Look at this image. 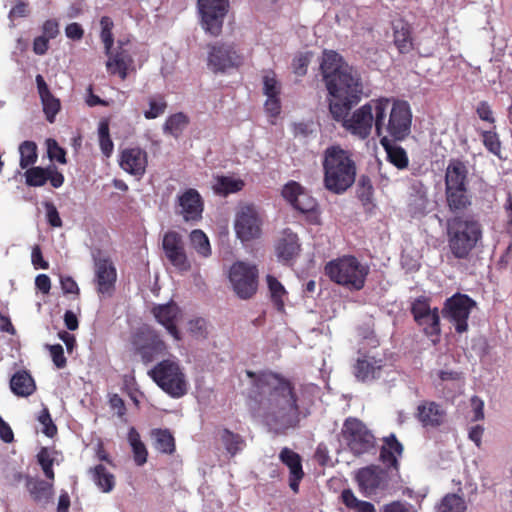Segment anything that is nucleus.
Masks as SVG:
<instances>
[{
	"mask_svg": "<svg viewBox=\"0 0 512 512\" xmlns=\"http://www.w3.org/2000/svg\"><path fill=\"white\" fill-rule=\"evenodd\" d=\"M320 71L327 91L333 97L329 102L332 118L342 122V126L352 135L366 139L375 127L378 98L365 103L348 117L352 107L360 102L363 95L359 72L334 50L324 51Z\"/></svg>",
	"mask_w": 512,
	"mask_h": 512,
	"instance_id": "nucleus-1",
	"label": "nucleus"
},
{
	"mask_svg": "<svg viewBox=\"0 0 512 512\" xmlns=\"http://www.w3.org/2000/svg\"><path fill=\"white\" fill-rule=\"evenodd\" d=\"M247 376L253 381L250 399L266 424L277 433L297 427L300 407L294 384L272 371H248Z\"/></svg>",
	"mask_w": 512,
	"mask_h": 512,
	"instance_id": "nucleus-2",
	"label": "nucleus"
},
{
	"mask_svg": "<svg viewBox=\"0 0 512 512\" xmlns=\"http://www.w3.org/2000/svg\"><path fill=\"white\" fill-rule=\"evenodd\" d=\"M391 100L386 97L378 98L376 103L375 131L380 139L403 141L411 133L412 111L404 100Z\"/></svg>",
	"mask_w": 512,
	"mask_h": 512,
	"instance_id": "nucleus-3",
	"label": "nucleus"
},
{
	"mask_svg": "<svg viewBox=\"0 0 512 512\" xmlns=\"http://www.w3.org/2000/svg\"><path fill=\"white\" fill-rule=\"evenodd\" d=\"M322 164L323 183L328 191L342 194L354 184L356 164L348 151L340 146H330L324 151Z\"/></svg>",
	"mask_w": 512,
	"mask_h": 512,
	"instance_id": "nucleus-4",
	"label": "nucleus"
},
{
	"mask_svg": "<svg viewBox=\"0 0 512 512\" xmlns=\"http://www.w3.org/2000/svg\"><path fill=\"white\" fill-rule=\"evenodd\" d=\"M448 248L455 259L467 260L481 243L483 227L472 216H454L447 220Z\"/></svg>",
	"mask_w": 512,
	"mask_h": 512,
	"instance_id": "nucleus-5",
	"label": "nucleus"
},
{
	"mask_svg": "<svg viewBox=\"0 0 512 512\" xmlns=\"http://www.w3.org/2000/svg\"><path fill=\"white\" fill-rule=\"evenodd\" d=\"M324 272L332 282L359 291L365 286L369 267L353 255H344L327 262Z\"/></svg>",
	"mask_w": 512,
	"mask_h": 512,
	"instance_id": "nucleus-6",
	"label": "nucleus"
},
{
	"mask_svg": "<svg viewBox=\"0 0 512 512\" xmlns=\"http://www.w3.org/2000/svg\"><path fill=\"white\" fill-rule=\"evenodd\" d=\"M340 436L346 448L355 457L375 454L377 442L374 434L366 424L356 417L344 420Z\"/></svg>",
	"mask_w": 512,
	"mask_h": 512,
	"instance_id": "nucleus-7",
	"label": "nucleus"
},
{
	"mask_svg": "<svg viewBox=\"0 0 512 512\" xmlns=\"http://www.w3.org/2000/svg\"><path fill=\"white\" fill-rule=\"evenodd\" d=\"M148 374L164 392L173 398H180L187 393L186 376L177 361L162 360Z\"/></svg>",
	"mask_w": 512,
	"mask_h": 512,
	"instance_id": "nucleus-8",
	"label": "nucleus"
},
{
	"mask_svg": "<svg viewBox=\"0 0 512 512\" xmlns=\"http://www.w3.org/2000/svg\"><path fill=\"white\" fill-rule=\"evenodd\" d=\"M476 305L470 296L458 292L445 300L441 313L453 324L455 331L462 334L468 331V319Z\"/></svg>",
	"mask_w": 512,
	"mask_h": 512,
	"instance_id": "nucleus-9",
	"label": "nucleus"
},
{
	"mask_svg": "<svg viewBox=\"0 0 512 512\" xmlns=\"http://www.w3.org/2000/svg\"><path fill=\"white\" fill-rule=\"evenodd\" d=\"M410 312L422 332L436 343L441 334L440 316L437 307L431 308L430 299L417 297L411 304Z\"/></svg>",
	"mask_w": 512,
	"mask_h": 512,
	"instance_id": "nucleus-10",
	"label": "nucleus"
},
{
	"mask_svg": "<svg viewBox=\"0 0 512 512\" xmlns=\"http://www.w3.org/2000/svg\"><path fill=\"white\" fill-rule=\"evenodd\" d=\"M229 279L237 296L249 299L257 291L258 269L255 265L236 262L230 268Z\"/></svg>",
	"mask_w": 512,
	"mask_h": 512,
	"instance_id": "nucleus-11",
	"label": "nucleus"
},
{
	"mask_svg": "<svg viewBox=\"0 0 512 512\" xmlns=\"http://www.w3.org/2000/svg\"><path fill=\"white\" fill-rule=\"evenodd\" d=\"M207 60L209 68L218 73L240 67L244 62V57L234 44L216 43L209 46Z\"/></svg>",
	"mask_w": 512,
	"mask_h": 512,
	"instance_id": "nucleus-12",
	"label": "nucleus"
},
{
	"mask_svg": "<svg viewBox=\"0 0 512 512\" xmlns=\"http://www.w3.org/2000/svg\"><path fill=\"white\" fill-rule=\"evenodd\" d=\"M203 28L213 36H218L228 13L229 0H198Z\"/></svg>",
	"mask_w": 512,
	"mask_h": 512,
	"instance_id": "nucleus-13",
	"label": "nucleus"
},
{
	"mask_svg": "<svg viewBox=\"0 0 512 512\" xmlns=\"http://www.w3.org/2000/svg\"><path fill=\"white\" fill-rule=\"evenodd\" d=\"M133 344L137 354L140 355L145 364L167 352L166 343L161 339L158 332L150 328L140 330L135 335Z\"/></svg>",
	"mask_w": 512,
	"mask_h": 512,
	"instance_id": "nucleus-14",
	"label": "nucleus"
},
{
	"mask_svg": "<svg viewBox=\"0 0 512 512\" xmlns=\"http://www.w3.org/2000/svg\"><path fill=\"white\" fill-rule=\"evenodd\" d=\"M95 266L97 291L102 295H111L117 279L116 268L108 256L97 250L92 254Z\"/></svg>",
	"mask_w": 512,
	"mask_h": 512,
	"instance_id": "nucleus-15",
	"label": "nucleus"
},
{
	"mask_svg": "<svg viewBox=\"0 0 512 512\" xmlns=\"http://www.w3.org/2000/svg\"><path fill=\"white\" fill-rule=\"evenodd\" d=\"M262 220L253 205H246L237 213L235 231L237 237L243 241H250L260 237Z\"/></svg>",
	"mask_w": 512,
	"mask_h": 512,
	"instance_id": "nucleus-16",
	"label": "nucleus"
},
{
	"mask_svg": "<svg viewBox=\"0 0 512 512\" xmlns=\"http://www.w3.org/2000/svg\"><path fill=\"white\" fill-rule=\"evenodd\" d=\"M162 247L167 259L179 271H188L191 268L188 260L182 236L175 231L164 234Z\"/></svg>",
	"mask_w": 512,
	"mask_h": 512,
	"instance_id": "nucleus-17",
	"label": "nucleus"
},
{
	"mask_svg": "<svg viewBox=\"0 0 512 512\" xmlns=\"http://www.w3.org/2000/svg\"><path fill=\"white\" fill-rule=\"evenodd\" d=\"M282 196L294 209L301 213L313 214L317 212V201L309 195L298 182H288L283 187Z\"/></svg>",
	"mask_w": 512,
	"mask_h": 512,
	"instance_id": "nucleus-18",
	"label": "nucleus"
},
{
	"mask_svg": "<svg viewBox=\"0 0 512 512\" xmlns=\"http://www.w3.org/2000/svg\"><path fill=\"white\" fill-rule=\"evenodd\" d=\"M177 206L180 214L186 222H198L202 219L204 202L200 193L194 188L186 189L177 197Z\"/></svg>",
	"mask_w": 512,
	"mask_h": 512,
	"instance_id": "nucleus-19",
	"label": "nucleus"
},
{
	"mask_svg": "<svg viewBox=\"0 0 512 512\" xmlns=\"http://www.w3.org/2000/svg\"><path fill=\"white\" fill-rule=\"evenodd\" d=\"M300 252L301 243L298 235L290 228L283 229L275 244L278 261L285 265H291Z\"/></svg>",
	"mask_w": 512,
	"mask_h": 512,
	"instance_id": "nucleus-20",
	"label": "nucleus"
},
{
	"mask_svg": "<svg viewBox=\"0 0 512 512\" xmlns=\"http://www.w3.org/2000/svg\"><path fill=\"white\" fill-rule=\"evenodd\" d=\"M26 169L25 180L30 187H41L49 181L52 187L59 188L64 183V175L54 165L45 168L35 166Z\"/></svg>",
	"mask_w": 512,
	"mask_h": 512,
	"instance_id": "nucleus-21",
	"label": "nucleus"
},
{
	"mask_svg": "<svg viewBox=\"0 0 512 512\" xmlns=\"http://www.w3.org/2000/svg\"><path fill=\"white\" fill-rule=\"evenodd\" d=\"M120 167L134 176H143L148 165V154L140 147H130L121 151L119 158Z\"/></svg>",
	"mask_w": 512,
	"mask_h": 512,
	"instance_id": "nucleus-22",
	"label": "nucleus"
},
{
	"mask_svg": "<svg viewBox=\"0 0 512 512\" xmlns=\"http://www.w3.org/2000/svg\"><path fill=\"white\" fill-rule=\"evenodd\" d=\"M385 473L378 466H367L358 470L356 481L365 496H371L384 486Z\"/></svg>",
	"mask_w": 512,
	"mask_h": 512,
	"instance_id": "nucleus-23",
	"label": "nucleus"
},
{
	"mask_svg": "<svg viewBox=\"0 0 512 512\" xmlns=\"http://www.w3.org/2000/svg\"><path fill=\"white\" fill-rule=\"evenodd\" d=\"M279 460L289 469V487L294 493L299 492V486L305 473L301 456L288 447L281 449Z\"/></svg>",
	"mask_w": 512,
	"mask_h": 512,
	"instance_id": "nucleus-24",
	"label": "nucleus"
},
{
	"mask_svg": "<svg viewBox=\"0 0 512 512\" xmlns=\"http://www.w3.org/2000/svg\"><path fill=\"white\" fill-rule=\"evenodd\" d=\"M444 185L445 188L469 187L468 162L461 158H451L445 169Z\"/></svg>",
	"mask_w": 512,
	"mask_h": 512,
	"instance_id": "nucleus-25",
	"label": "nucleus"
},
{
	"mask_svg": "<svg viewBox=\"0 0 512 512\" xmlns=\"http://www.w3.org/2000/svg\"><path fill=\"white\" fill-rule=\"evenodd\" d=\"M124 43L118 41V46L115 50L111 49L110 54H106L108 60L106 68L112 75H118L121 80H125L128 76L129 66L132 64L133 59L129 52L123 48Z\"/></svg>",
	"mask_w": 512,
	"mask_h": 512,
	"instance_id": "nucleus-26",
	"label": "nucleus"
},
{
	"mask_svg": "<svg viewBox=\"0 0 512 512\" xmlns=\"http://www.w3.org/2000/svg\"><path fill=\"white\" fill-rule=\"evenodd\" d=\"M445 201L448 210L454 216H460L472 206V195L469 187L445 188Z\"/></svg>",
	"mask_w": 512,
	"mask_h": 512,
	"instance_id": "nucleus-27",
	"label": "nucleus"
},
{
	"mask_svg": "<svg viewBox=\"0 0 512 512\" xmlns=\"http://www.w3.org/2000/svg\"><path fill=\"white\" fill-rule=\"evenodd\" d=\"M152 313L156 320L163 325L168 333L175 339L180 340L181 335L177 328L176 321L180 313L179 307L173 303L155 306Z\"/></svg>",
	"mask_w": 512,
	"mask_h": 512,
	"instance_id": "nucleus-28",
	"label": "nucleus"
},
{
	"mask_svg": "<svg viewBox=\"0 0 512 512\" xmlns=\"http://www.w3.org/2000/svg\"><path fill=\"white\" fill-rule=\"evenodd\" d=\"M39 97L43 106V112L49 123L55 121V117L61 109V103L50 91L45 79L38 74L35 78Z\"/></svg>",
	"mask_w": 512,
	"mask_h": 512,
	"instance_id": "nucleus-29",
	"label": "nucleus"
},
{
	"mask_svg": "<svg viewBox=\"0 0 512 512\" xmlns=\"http://www.w3.org/2000/svg\"><path fill=\"white\" fill-rule=\"evenodd\" d=\"M403 445L399 442L395 434H390L383 438V445L380 449V461L388 468L395 471L399 470V461L403 453Z\"/></svg>",
	"mask_w": 512,
	"mask_h": 512,
	"instance_id": "nucleus-30",
	"label": "nucleus"
},
{
	"mask_svg": "<svg viewBox=\"0 0 512 512\" xmlns=\"http://www.w3.org/2000/svg\"><path fill=\"white\" fill-rule=\"evenodd\" d=\"M445 412L439 404L433 401H423L417 407V419L423 426L437 427L444 421Z\"/></svg>",
	"mask_w": 512,
	"mask_h": 512,
	"instance_id": "nucleus-31",
	"label": "nucleus"
},
{
	"mask_svg": "<svg viewBox=\"0 0 512 512\" xmlns=\"http://www.w3.org/2000/svg\"><path fill=\"white\" fill-rule=\"evenodd\" d=\"M381 360H376L374 357L363 356L358 358L354 365V375L362 382L372 381L380 377L382 369Z\"/></svg>",
	"mask_w": 512,
	"mask_h": 512,
	"instance_id": "nucleus-32",
	"label": "nucleus"
},
{
	"mask_svg": "<svg viewBox=\"0 0 512 512\" xmlns=\"http://www.w3.org/2000/svg\"><path fill=\"white\" fill-rule=\"evenodd\" d=\"M36 388L34 378L26 369L16 371L10 379V389L18 397H28Z\"/></svg>",
	"mask_w": 512,
	"mask_h": 512,
	"instance_id": "nucleus-33",
	"label": "nucleus"
},
{
	"mask_svg": "<svg viewBox=\"0 0 512 512\" xmlns=\"http://www.w3.org/2000/svg\"><path fill=\"white\" fill-rule=\"evenodd\" d=\"M394 44L399 53L406 54L413 50L411 27L406 21L399 19L392 23Z\"/></svg>",
	"mask_w": 512,
	"mask_h": 512,
	"instance_id": "nucleus-34",
	"label": "nucleus"
},
{
	"mask_svg": "<svg viewBox=\"0 0 512 512\" xmlns=\"http://www.w3.org/2000/svg\"><path fill=\"white\" fill-rule=\"evenodd\" d=\"M392 142L395 141L388 140L387 137H382L380 139V144L387 152V157L390 163L400 170L406 169L409 164L407 152L401 146L393 145Z\"/></svg>",
	"mask_w": 512,
	"mask_h": 512,
	"instance_id": "nucleus-35",
	"label": "nucleus"
},
{
	"mask_svg": "<svg viewBox=\"0 0 512 512\" xmlns=\"http://www.w3.org/2000/svg\"><path fill=\"white\" fill-rule=\"evenodd\" d=\"M93 481L97 487L104 493L111 492L115 487V476L102 465H96L90 469Z\"/></svg>",
	"mask_w": 512,
	"mask_h": 512,
	"instance_id": "nucleus-36",
	"label": "nucleus"
},
{
	"mask_svg": "<svg viewBox=\"0 0 512 512\" xmlns=\"http://www.w3.org/2000/svg\"><path fill=\"white\" fill-rule=\"evenodd\" d=\"M189 122L188 116L183 112L172 114L166 119L163 125V131L165 134H169L177 139L186 129Z\"/></svg>",
	"mask_w": 512,
	"mask_h": 512,
	"instance_id": "nucleus-37",
	"label": "nucleus"
},
{
	"mask_svg": "<svg viewBox=\"0 0 512 512\" xmlns=\"http://www.w3.org/2000/svg\"><path fill=\"white\" fill-rule=\"evenodd\" d=\"M244 185V181L241 179H235L230 176H218L213 189L216 194L226 196L241 191Z\"/></svg>",
	"mask_w": 512,
	"mask_h": 512,
	"instance_id": "nucleus-38",
	"label": "nucleus"
},
{
	"mask_svg": "<svg viewBox=\"0 0 512 512\" xmlns=\"http://www.w3.org/2000/svg\"><path fill=\"white\" fill-rule=\"evenodd\" d=\"M128 441L132 447L134 461L138 466H142L147 462L148 451L141 441L138 431L131 427L128 432Z\"/></svg>",
	"mask_w": 512,
	"mask_h": 512,
	"instance_id": "nucleus-39",
	"label": "nucleus"
},
{
	"mask_svg": "<svg viewBox=\"0 0 512 512\" xmlns=\"http://www.w3.org/2000/svg\"><path fill=\"white\" fill-rule=\"evenodd\" d=\"M155 448L164 454H172L175 451V439L167 429H154L152 431Z\"/></svg>",
	"mask_w": 512,
	"mask_h": 512,
	"instance_id": "nucleus-40",
	"label": "nucleus"
},
{
	"mask_svg": "<svg viewBox=\"0 0 512 512\" xmlns=\"http://www.w3.org/2000/svg\"><path fill=\"white\" fill-rule=\"evenodd\" d=\"M341 500L349 510L356 512H376L375 506L371 502L359 500L351 489H344L341 492Z\"/></svg>",
	"mask_w": 512,
	"mask_h": 512,
	"instance_id": "nucleus-41",
	"label": "nucleus"
},
{
	"mask_svg": "<svg viewBox=\"0 0 512 512\" xmlns=\"http://www.w3.org/2000/svg\"><path fill=\"white\" fill-rule=\"evenodd\" d=\"M221 441L231 456H235L242 451L246 445L244 438L240 434L234 433L227 428L222 430Z\"/></svg>",
	"mask_w": 512,
	"mask_h": 512,
	"instance_id": "nucleus-42",
	"label": "nucleus"
},
{
	"mask_svg": "<svg viewBox=\"0 0 512 512\" xmlns=\"http://www.w3.org/2000/svg\"><path fill=\"white\" fill-rule=\"evenodd\" d=\"M267 284L271 295V300L278 311L284 310V296L287 294L282 283L272 275L267 276Z\"/></svg>",
	"mask_w": 512,
	"mask_h": 512,
	"instance_id": "nucleus-43",
	"label": "nucleus"
},
{
	"mask_svg": "<svg viewBox=\"0 0 512 512\" xmlns=\"http://www.w3.org/2000/svg\"><path fill=\"white\" fill-rule=\"evenodd\" d=\"M192 248L202 257L211 255V246L207 235L200 229L191 231L189 235Z\"/></svg>",
	"mask_w": 512,
	"mask_h": 512,
	"instance_id": "nucleus-44",
	"label": "nucleus"
},
{
	"mask_svg": "<svg viewBox=\"0 0 512 512\" xmlns=\"http://www.w3.org/2000/svg\"><path fill=\"white\" fill-rule=\"evenodd\" d=\"M20 153V167L22 169H26L29 166H32L36 163L38 155H37V145L33 141H24L19 146Z\"/></svg>",
	"mask_w": 512,
	"mask_h": 512,
	"instance_id": "nucleus-45",
	"label": "nucleus"
},
{
	"mask_svg": "<svg viewBox=\"0 0 512 512\" xmlns=\"http://www.w3.org/2000/svg\"><path fill=\"white\" fill-rule=\"evenodd\" d=\"M466 504L457 494H447L437 506V512H465Z\"/></svg>",
	"mask_w": 512,
	"mask_h": 512,
	"instance_id": "nucleus-46",
	"label": "nucleus"
},
{
	"mask_svg": "<svg viewBox=\"0 0 512 512\" xmlns=\"http://www.w3.org/2000/svg\"><path fill=\"white\" fill-rule=\"evenodd\" d=\"M99 146L104 156L110 157L113 153L114 144L109 133V122L101 120L98 127Z\"/></svg>",
	"mask_w": 512,
	"mask_h": 512,
	"instance_id": "nucleus-47",
	"label": "nucleus"
},
{
	"mask_svg": "<svg viewBox=\"0 0 512 512\" xmlns=\"http://www.w3.org/2000/svg\"><path fill=\"white\" fill-rule=\"evenodd\" d=\"M100 26H101V32H100V38L104 45L105 54H110L111 49L114 45V36H113V27L114 23L113 20L108 16H103L100 19Z\"/></svg>",
	"mask_w": 512,
	"mask_h": 512,
	"instance_id": "nucleus-48",
	"label": "nucleus"
},
{
	"mask_svg": "<svg viewBox=\"0 0 512 512\" xmlns=\"http://www.w3.org/2000/svg\"><path fill=\"white\" fill-rule=\"evenodd\" d=\"M148 104H149V109L144 111V117L149 120L158 118L167 109V102L163 95H157L155 97H150Z\"/></svg>",
	"mask_w": 512,
	"mask_h": 512,
	"instance_id": "nucleus-49",
	"label": "nucleus"
},
{
	"mask_svg": "<svg viewBox=\"0 0 512 512\" xmlns=\"http://www.w3.org/2000/svg\"><path fill=\"white\" fill-rule=\"evenodd\" d=\"M373 192L371 179L366 175H362L358 181L357 197L364 206L372 203Z\"/></svg>",
	"mask_w": 512,
	"mask_h": 512,
	"instance_id": "nucleus-50",
	"label": "nucleus"
},
{
	"mask_svg": "<svg viewBox=\"0 0 512 512\" xmlns=\"http://www.w3.org/2000/svg\"><path fill=\"white\" fill-rule=\"evenodd\" d=\"M37 461L42 468L45 477L54 480L55 474L53 470L54 459L51 457L48 448L42 447L37 454Z\"/></svg>",
	"mask_w": 512,
	"mask_h": 512,
	"instance_id": "nucleus-51",
	"label": "nucleus"
},
{
	"mask_svg": "<svg viewBox=\"0 0 512 512\" xmlns=\"http://www.w3.org/2000/svg\"><path fill=\"white\" fill-rule=\"evenodd\" d=\"M37 419L42 424V432L47 437L53 438L57 434V426L54 424L47 407H43Z\"/></svg>",
	"mask_w": 512,
	"mask_h": 512,
	"instance_id": "nucleus-52",
	"label": "nucleus"
},
{
	"mask_svg": "<svg viewBox=\"0 0 512 512\" xmlns=\"http://www.w3.org/2000/svg\"><path fill=\"white\" fill-rule=\"evenodd\" d=\"M481 135L486 149L494 155L499 156L501 152V143L498 135L492 131H483Z\"/></svg>",
	"mask_w": 512,
	"mask_h": 512,
	"instance_id": "nucleus-53",
	"label": "nucleus"
},
{
	"mask_svg": "<svg viewBox=\"0 0 512 512\" xmlns=\"http://www.w3.org/2000/svg\"><path fill=\"white\" fill-rule=\"evenodd\" d=\"M47 153L50 160H56L61 164H66V151L59 146L56 140H47Z\"/></svg>",
	"mask_w": 512,
	"mask_h": 512,
	"instance_id": "nucleus-54",
	"label": "nucleus"
},
{
	"mask_svg": "<svg viewBox=\"0 0 512 512\" xmlns=\"http://www.w3.org/2000/svg\"><path fill=\"white\" fill-rule=\"evenodd\" d=\"M43 206L46 212V220L53 228H60L63 225L59 212L53 202L45 201Z\"/></svg>",
	"mask_w": 512,
	"mask_h": 512,
	"instance_id": "nucleus-55",
	"label": "nucleus"
},
{
	"mask_svg": "<svg viewBox=\"0 0 512 512\" xmlns=\"http://www.w3.org/2000/svg\"><path fill=\"white\" fill-rule=\"evenodd\" d=\"M49 488L50 486L48 483L43 480H38L29 486V491L35 501H41L48 497Z\"/></svg>",
	"mask_w": 512,
	"mask_h": 512,
	"instance_id": "nucleus-56",
	"label": "nucleus"
},
{
	"mask_svg": "<svg viewBox=\"0 0 512 512\" xmlns=\"http://www.w3.org/2000/svg\"><path fill=\"white\" fill-rule=\"evenodd\" d=\"M30 14L29 3L23 0H16L8 13V18L13 21L18 18L27 17Z\"/></svg>",
	"mask_w": 512,
	"mask_h": 512,
	"instance_id": "nucleus-57",
	"label": "nucleus"
},
{
	"mask_svg": "<svg viewBox=\"0 0 512 512\" xmlns=\"http://www.w3.org/2000/svg\"><path fill=\"white\" fill-rule=\"evenodd\" d=\"M47 347L50 351V355H51L54 365L58 369L64 368L67 364V360L64 355V350H63L62 345L54 344V345H48Z\"/></svg>",
	"mask_w": 512,
	"mask_h": 512,
	"instance_id": "nucleus-58",
	"label": "nucleus"
},
{
	"mask_svg": "<svg viewBox=\"0 0 512 512\" xmlns=\"http://www.w3.org/2000/svg\"><path fill=\"white\" fill-rule=\"evenodd\" d=\"M263 91L267 97L280 95V85L274 75L263 77Z\"/></svg>",
	"mask_w": 512,
	"mask_h": 512,
	"instance_id": "nucleus-59",
	"label": "nucleus"
},
{
	"mask_svg": "<svg viewBox=\"0 0 512 512\" xmlns=\"http://www.w3.org/2000/svg\"><path fill=\"white\" fill-rule=\"evenodd\" d=\"M189 332L197 338H205L207 335L206 321L203 318H196L189 321Z\"/></svg>",
	"mask_w": 512,
	"mask_h": 512,
	"instance_id": "nucleus-60",
	"label": "nucleus"
},
{
	"mask_svg": "<svg viewBox=\"0 0 512 512\" xmlns=\"http://www.w3.org/2000/svg\"><path fill=\"white\" fill-rule=\"evenodd\" d=\"M503 211H504V230L505 232L512 236V195L511 193H508L507 198L503 204Z\"/></svg>",
	"mask_w": 512,
	"mask_h": 512,
	"instance_id": "nucleus-61",
	"label": "nucleus"
},
{
	"mask_svg": "<svg viewBox=\"0 0 512 512\" xmlns=\"http://www.w3.org/2000/svg\"><path fill=\"white\" fill-rule=\"evenodd\" d=\"M382 512H416L413 510L411 504L403 501H392L388 504H385L382 508Z\"/></svg>",
	"mask_w": 512,
	"mask_h": 512,
	"instance_id": "nucleus-62",
	"label": "nucleus"
},
{
	"mask_svg": "<svg viewBox=\"0 0 512 512\" xmlns=\"http://www.w3.org/2000/svg\"><path fill=\"white\" fill-rule=\"evenodd\" d=\"M476 113L481 120L486 121L490 124L495 123V118L493 116L492 109H491L490 105L488 104V102H486V101L479 102L477 105V108H476Z\"/></svg>",
	"mask_w": 512,
	"mask_h": 512,
	"instance_id": "nucleus-63",
	"label": "nucleus"
},
{
	"mask_svg": "<svg viewBox=\"0 0 512 512\" xmlns=\"http://www.w3.org/2000/svg\"><path fill=\"white\" fill-rule=\"evenodd\" d=\"M59 34V24L55 19H48L42 25V36L54 39Z\"/></svg>",
	"mask_w": 512,
	"mask_h": 512,
	"instance_id": "nucleus-64",
	"label": "nucleus"
}]
</instances>
